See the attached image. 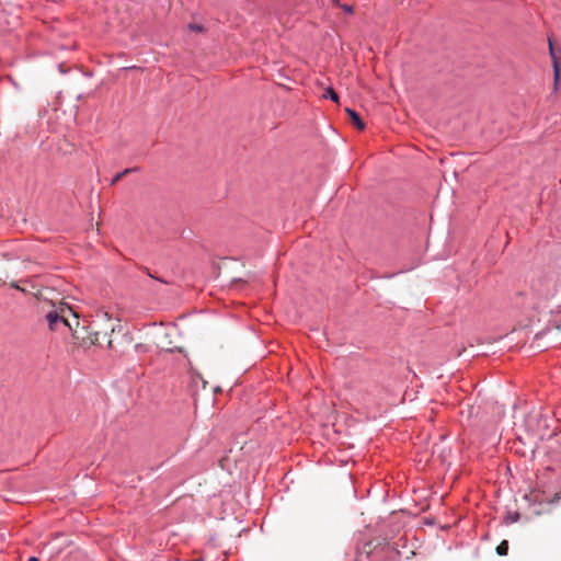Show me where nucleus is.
<instances>
[{"label":"nucleus","mask_w":561,"mask_h":561,"mask_svg":"<svg viewBox=\"0 0 561 561\" xmlns=\"http://www.w3.org/2000/svg\"><path fill=\"white\" fill-rule=\"evenodd\" d=\"M67 313H71V308L65 304H61L47 312L46 320L48 322L49 330L59 331L60 329H64V325L67 324Z\"/></svg>","instance_id":"nucleus-1"},{"label":"nucleus","mask_w":561,"mask_h":561,"mask_svg":"<svg viewBox=\"0 0 561 561\" xmlns=\"http://www.w3.org/2000/svg\"><path fill=\"white\" fill-rule=\"evenodd\" d=\"M108 331L111 333L114 332L113 324H110L108 328L103 332L95 330L93 332H90L88 334V336H82L79 344L83 347H88L91 345H101L102 341H106L107 347L112 348L113 345H112V340L108 337Z\"/></svg>","instance_id":"nucleus-2"},{"label":"nucleus","mask_w":561,"mask_h":561,"mask_svg":"<svg viewBox=\"0 0 561 561\" xmlns=\"http://www.w3.org/2000/svg\"><path fill=\"white\" fill-rule=\"evenodd\" d=\"M67 324L64 325V330H68L71 332L72 337L78 341H81V330H80V321L77 313L71 310V313H67Z\"/></svg>","instance_id":"nucleus-3"},{"label":"nucleus","mask_w":561,"mask_h":561,"mask_svg":"<svg viewBox=\"0 0 561 561\" xmlns=\"http://www.w3.org/2000/svg\"><path fill=\"white\" fill-rule=\"evenodd\" d=\"M345 111L348 114L352 123L356 126V128L359 130H363L365 128V124L362 121V118L359 117V115L354 110H351L348 107L345 108Z\"/></svg>","instance_id":"nucleus-4"},{"label":"nucleus","mask_w":561,"mask_h":561,"mask_svg":"<svg viewBox=\"0 0 561 561\" xmlns=\"http://www.w3.org/2000/svg\"><path fill=\"white\" fill-rule=\"evenodd\" d=\"M138 169L137 168H127L125 170H123L122 172L117 173L111 181V184L112 185H115L118 181H121L124 176H126L127 174L131 173V172H135L137 171Z\"/></svg>","instance_id":"nucleus-5"},{"label":"nucleus","mask_w":561,"mask_h":561,"mask_svg":"<svg viewBox=\"0 0 561 561\" xmlns=\"http://www.w3.org/2000/svg\"><path fill=\"white\" fill-rule=\"evenodd\" d=\"M549 50H550V55H551V57L553 59L554 77H556V79H558L560 70H559L558 61H557V58H556V55H554L552 42L550 39H549Z\"/></svg>","instance_id":"nucleus-6"},{"label":"nucleus","mask_w":561,"mask_h":561,"mask_svg":"<svg viewBox=\"0 0 561 561\" xmlns=\"http://www.w3.org/2000/svg\"><path fill=\"white\" fill-rule=\"evenodd\" d=\"M508 551V542L506 540H503L497 547H496V553L499 556H506Z\"/></svg>","instance_id":"nucleus-7"},{"label":"nucleus","mask_w":561,"mask_h":561,"mask_svg":"<svg viewBox=\"0 0 561 561\" xmlns=\"http://www.w3.org/2000/svg\"><path fill=\"white\" fill-rule=\"evenodd\" d=\"M323 96L324 98H330L335 103L339 102V95H337V93L332 88L327 89V91L323 94Z\"/></svg>","instance_id":"nucleus-8"},{"label":"nucleus","mask_w":561,"mask_h":561,"mask_svg":"<svg viewBox=\"0 0 561 561\" xmlns=\"http://www.w3.org/2000/svg\"><path fill=\"white\" fill-rule=\"evenodd\" d=\"M340 8H342L346 13H353V7L352 5H348V4H341L339 5Z\"/></svg>","instance_id":"nucleus-9"},{"label":"nucleus","mask_w":561,"mask_h":561,"mask_svg":"<svg viewBox=\"0 0 561 561\" xmlns=\"http://www.w3.org/2000/svg\"><path fill=\"white\" fill-rule=\"evenodd\" d=\"M10 286H11L12 288H15V289H18V290L22 291V293H26V289H25V288H23V287H21L16 282H11Z\"/></svg>","instance_id":"nucleus-10"},{"label":"nucleus","mask_w":561,"mask_h":561,"mask_svg":"<svg viewBox=\"0 0 561 561\" xmlns=\"http://www.w3.org/2000/svg\"><path fill=\"white\" fill-rule=\"evenodd\" d=\"M190 27L193 30V31H196V32H202L203 31V26L202 25H195V24H191Z\"/></svg>","instance_id":"nucleus-11"},{"label":"nucleus","mask_w":561,"mask_h":561,"mask_svg":"<svg viewBox=\"0 0 561 561\" xmlns=\"http://www.w3.org/2000/svg\"><path fill=\"white\" fill-rule=\"evenodd\" d=\"M28 561H39L36 557H31Z\"/></svg>","instance_id":"nucleus-12"},{"label":"nucleus","mask_w":561,"mask_h":561,"mask_svg":"<svg viewBox=\"0 0 561 561\" xmlns=\"http://www.w3.org/2000/svg\"><path fill=\"white\" fill-rule=\"evenodd\" d=\"M335 5H340V0H332Z\"/></svg>","instance_id":"nucleus-13"},{"label":"nucleus","mask_w":561,"mask_h":561,"mask_svg":"<svg viewBox=\"0 0 561 561\" xmlns=\"http://www.w3.org/2000/svg\"><path fill=\"white\" fill-rule=\"evenodd\" d=\"M103 316L110 320L107 312H104Z\"/></svg>","instance_id":"nucleus-14"}]
</instances>
